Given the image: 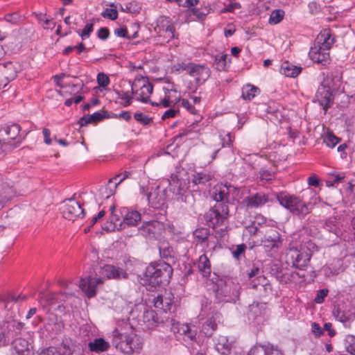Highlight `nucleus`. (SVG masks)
<instances>
[{"mask_svg": "<svg viewBox=\"0 0 355 355\" xmlns=\"http://www.w3.org/2000/svg\"><path fill=\"white\" fill-rule=\"evenodd\" d=\"M132 329V325L125 322V327L116 328L112 333L113 342L116 347L126 355L139 354L144 346L143 338L132 331L128 334V329Z\"/></svg>", "mask_w": 355, "mask_h": 355, "instance_id": "nucleus-2", "label": "nucleus"}, {"mask_svg": "<svg viewBox=\"0 0 355 355\" xmlns=\"http://www.w3.org/2000/svg\"><path fill=\"white\" fill-rule=\"evenodd\" d=\"M38 355H63L57 348L49 347L43 349Z\"/></svg>", "mask_w": 355, "mask_h": 355, "instance_id": "nucleus-55", "label": "nucleus"}, {"mask_svg": "<svg viewBox=\"0 0 355 355\" xmlns=\"http://www.w3.org/2000/svg\"><path fill=\"white\" fill-rule=\"evenodd\" d=\"M103 230L107 232H113L115 231V230L121 229L120 228V227L117 226V225H115L114 223L109 220L103 225Z\"/></svg>", "mask_w": 355, "mask_h": 355, "instance_id": "nucleus-59", "label": "nucleus"}, {"mask_svg": "<svg viewBox=\"0 0 355 355\" xmlns=\"http://www.w3.org/2000/svg\"><path fill=\"white\" fill-rule=\"evenodd\" d=\"M184 109H186L189 112L193 114H196L198 110L195 107L194 105H192V103L189 99L181 98L179 102Z\"/></svg>", "mask_w": 355, "mask_h": 355, "instance_id": "nucleus-47", "label": "nucleus"}, {"mask_svg": "<svg viewBox=\"0 0 355 355\" xmlns=\"http://www.w3.org/2000/svg\"><path fill=\"white\" fill-rule=\"evenodd\" d=\"M302 69V68L301 67L295 66L292 63L286 61L282 64L280 72L286 76L295 78L301 73Z\"/></svg>", "mask_w": 355, "mask_h": 355, "instance_id": "nucleus-31", "label": "nucleus"}, {"mask_svg": "<svg viewBox=\"0 0 355 355\" xmlns=\"http://www.w3.org/2000/svg\"><path fill=\"white\" fill-rule=\"evenodd\" d=\"M189 182L186 180L172 177L169 183V190L175 196H180V200L185 202L193 205V196L187 192Z\"/></svg>", "mask_w": 355, "mask_h": 355, "instance_id": "nucleus-6", "label": "nucleus"}, {"mask_svg": "<svg viewBox=\"0 0 355 355\" xmlns=\"http://www.w3.org/2000/svg\"><path fill=\"white\" fill-rule=\"evenodd\" d=\"M248 355H284V354L281 350L274 347H266L257 345L250 349Z\"/></svg>", "mask_w": 355, "mask_h": 355, "instance_id": "nucleus-27", "label": "nucleus"}, {"mask_svg": "<svg viewBox=\"0 0 355 355\" xmlns=\"http://www.w3.org/2000/svg\"><path fill=\"white\" fill-rule=\"evenodd\" d=\"M232 347L233 343L229 340L227 336H219L216 338L215 342V348L221 354H229Z\"/></svg>", "mask_w": 355, "mask_h": 355, "instance_id": "nucleus-26", "label": "nucleus"}, {"mask_svg": "<svg viewBox=\"0 0 355 355\" xmlns=\"http://www.w3.org/2000/svg\"><path fill=\"white\" fill-rule=\"evenodd\" d=\"M329 51L321 45L313 44L309 52V55L314 62L326 66L329 63Z\"/></svg>", "mask_w": 355, "mask_h": 355, "instance_id": "nucleus-15", "label": "nucleus"}, {"mask_svg": "<svg viewBox=\"0 0 355 355\" xmlns=\"http://www.w3.org/2000/svg\"><path fill=\"white\" fill-rule=\"evenodd\" d=\"M22 328V324L15 320L3 322L0 325V346L3 345L13 336V331L16 329L18 333Z\"/></svg>", "mask_w": 355, "mask_h": 355, "instance_id": "nucleus-13", "label": "nucleus"}, {"mask_svg": "<svg viewBox=\"0 0 355 355\" xmlns=\"http://www.w3.org/2000/svg\"><path fill=\"white\" fill-rule=\"evenodd\" d=\"M16 194L15 189L10 182L5 181L0 178V209L10 200Z\"/></svg>", "mask_w": 355, "mask_h": 355, "instance_id": "nucleus-17", "label": "nucleus"}, {"mask_svg": "<svg viewBox=\"0 0 355 355\" xmlns=\"http://www.w3.org/2000/svg\"><path fill=\"white\" fill-rule=\"evenodd\" d=\"M11 345L12 355H33L28 342L24 338H15Z\"/></svg>", "mask_w": 355, "mask_h": 355, "instance_id": "nucleus-20", "label": "nucleus"}, {"mask_svg": "<svg viewBox=\"0 0 355 355\" xmlns=\"http://www.w3.org/2000/svg\"><path fill=\"white\" fill-rule=\"evenodd\" d=\"M62 213L64 218L72 221L77 218H83L85 216L84 209L80 203L72 198L64 201Z\"/></svg>", "mask_w": 355, "mask_h": 355, "instance_id": "nucleus-9", "label": "nucleus"}, {"mask_svg": "<svg viewBox=\"0 0 355 355\" xmlns=\"http://www.w3.org/2000/svg\"><path fill=\"white\" fill-rule=\"evenodd\" d=\"M258 87L252 85H246L242 89V97L248 101H251L259 93Z\"/></svg>", "mask_w": 355, "mask_h": 355, "instance_id": "nucleus-39", "label": "nucleus"}, {"mask_svg": "<svg viewBox=\"0 0 355 355\" xmlns=\"http://www.w3.org/2000/svg\"><path fill=\"white\" fill-rule=\"evenodd\" d=\"M103 17L114 20L118 17L117 10L112 8H106L101 14Z\"/></svg>", "mask_w": 355, "mask_h": 355, "instance_id": "nucleus-52", "label": "nucleus"}, {"mask_svg": "<svg viewBox=\"0 0 355 355\" xmlns=\"http://www.w3.org/2000/svg\"><path fill=\"white\" fill-rule=\"evenodd\" d=\"M17 76V71L12 62L0 63V76L6 84L13 80Z\"/></svg>", "mask_w": 355, "mask_h": 355, "instance_id": "nucleus-25", "label": "nucleus"}, {"mask_svg": "<svg viewBox=\"0 0 355 355\" xmlns=\"http://www.w3.org/2000/svg\"><path fill=\"white\" fill-rule=\"evenodd\" d=\"M154 306L156 309L167 312L172 306L171 294L165 293L164 295H158L153 300Z\"/></svg>", "mask_w": 355, "mask_h": 355, "instance_id": "nucleus-23", "label": "nucleus"}, {"mask_svg": "<svg viewBox=\"0 0 355 355\" xmlns=\"http://www.w3.org/2000/svg\"><path fill=\"white\" fill-rule=\"evenodd\" d=\"M222 315L216 312L209 317L202 326V331L207 337H210L217 329L218 324L220 322Z\"/></svg>", "mask_w": 355, "mask_h": 355, "instance_id": "nucleus-18", "label": "nucleus"}, {"mask_svg": "<svg viewBox=\"0 0 355 355\" xmlns=\"http://www.w3.org/2000/svg\"><path fill=\"white\" fill-rule=\"evenodd\" d=\"M159 253L160 256L167 261H169L173 258V250L171 247L168 245L167 243H162L159 246Z\"/></svg>", "mask_w": 355, "mask_h": 355, "instance_id": "nucleus-42", "label": "nucleus"}, {"mask_svg": "<svg viewBox=\"0 0 355 355\" xmlns=\"http://www.w3.org/2000/svg\"><path fill=\"white\" fill-rule=\"evenodd\" d=\"M110 210L111 215L110 216V221L119 227V223H123V221L121 220V216L116 211L114 206H111Z\"/></svg>", "mask_w": 355, "mask_h": 355, "instance_id": "nucleus-48", "label": "nucleus"}, {"mask_svg": "<svg viewBox=\"0 0 355 355\" xmlns=\"http://www.w3.org/2000/svg\"><path fill=\"white\" fill-rule=\"evenodd\" d=\"M209 236V230L207 228H198L193 232V236L197 244L208 246L207 243Z\"/></svg>", "mask_w": 355, "mask_h": 355, "instance_id": "nucleus-33", "label": "nucleus"}, {"mask_svg": "<svg viewBox=\"0 0 355 355\" xmlns=\"http://www.w3.org/2000/svg\"><path fill=\"white\" fill-rule=\"evenodd\" d=\"M285 12L282 9H277L272 11L270 18L269 24L271 25H275L280 23L284 17Z\"/></svg>", "mask_w": 355, "mask_h": 355, "instance_id": "nucleus-41", "label": "nucleus"}, {"mask_svg": "<svg viewBox=\"0 0 355 355\" xmlns=\"http://www.w3.org/2000/svg\"><path fill=\"white\" fill-rule=\"evenodd\" d=\"M105 111L96 112L91 115L84 116L80 119L81 126L87 125L88 123L101 121L106 117Z\"/></svg>", "mask_w": 355, "mask_h": 355, "instance_id": "nucleus-32", "label": "nucleus"}, {"mask_svg": "<svg viewBox=\"0 0 355 355\" xmlns=\"http://www.w3.org/2000/svg\"><path fill=\"white\" fill-rule=\"evenodd\" d=\"M139 320L142 322L148 329L154 328L158 323L156 313L153 310L146 309H144L141 318L139 319Z\"/></svg>", "mask_w": 355, "mask_h": 355, "instance_id": "nucleus-29", "label": "nucleus"}, {"mask_svg": "<svg viewBox=\"0 0 355 355\" xmlns=\"http://www.w3.org/2000/svg\"><path fill=\"white\" fill-rule=\"evenodd\" d=\"M5 20L11 24H16L19 19L18 15L16 13L8 14L5 16Z\"/></svg>", "mask_w": 355, "mask_h": 355, "instance_id": "nucleus-63", "label": "nucleus"}, {"mask_svg": "<svg viewBox=\"0 0 355 355\" xmlns=\"http://www.w3.org/2000/svg\"><path fill=\"white\" fill-rule=\"evenodd\" d=\"M162 31H159L160 35H163L167 40H171L174 37L175 27L174 26L166 19L162 20Z\"/></svg>", "mask_w": 355, "mask_h": 355, "instance_id": "nucleus-34", "label": "nucleus"}, {"mask_svg": "<svg viewBox=\"0 0 355 355\" xmlns=\"http://www.w3.org/2000/svg\"><path fill=\"white\" fill-rule=\"evenodd\" d=\"M179 114V110L175 108H171L166 110L162 115V119L165 120L166 119L173 118Z\"/></svg>", "mask_w": 355, "mask_h": 355, "instance_id": "nucleus-56", "label": "nucleus"}, {"mask_svg": "<svg viewBox=\"0 0 355 355\" xmlns=\"http://www.w3.org/2000/svg\"><path fill=\"white\" fill-rule=\"evenodd\" d=\"M134 118L137 121L144 125H149L153 121L151 118L148 117L147 115L143 114L142 112H136L134 114Z\"/></svg>", "mask_w": 355, "mask_h": 355, "instance_id": "nucleus-46", "label": "nucleus"}, {"mask_svg": "<svg viewBox=\"0 0 355 355\" xmlns=\"http://www.w3.org/2000/svg\"><path fill=\"white\" fill-rule=\"evenodd\" d=\"M311 329L313 334L317 337L321 336L323 334V329L317 322H314L311 324Z\"/></svg>", "mask_w": 355, "mask_h": 355, "instance_id": "nucleus-61", "label": "nucleus"}, {"mask_svg": "<svg viewBox=\"0 0 355 355\" xmlns=\"http://www.w3.org/2000/svg\"><path fill=\"white\" fill-rule=\"evenodd\" d=\"M102 282L103 280L100 277L88 276L80 279L79 287L88 297H92L96 293V286Z\"/></svg>", "mask_w": 355, "mask_h": 355, "instance_id": "nucleus-16", "label": "nucleus"}, {"mask_svg": "<svg viewBox=\"0 0 355 355\" xmlns=\"http://www.w3.org/2000/svg\"><path fill=\"white\" fill-rule=\"evenodd\" d=\"M328 294L327 289H321L318 291L317 295L315 296L314 301L317 304H320L324 302V297Z\"/></svg>", "mask_w": 355, "mask_h": 355, "instance_id": "nucleus-54", "label": "nucleus"}, {"mask_svg": "<svg viewBox=\"0 0 355 355\" xmlns=\"http://www.w3.org/2000/svg\"><path fill=\"white\" fill-rule=\"evenodd\" d=\"M20 130V126L17 124H12L6 127L3 131H2L3 134L4 133L8 137L7 139H5L6 140H8L6 144H8L10 141L15 139L19 135Z\"/></svg>", "mask_w": 355, "mask_h": 355, "instance_id": "nucleus-35", "label": "nucleus"}, {"mask_svg": "<svg viewBox=\"0 0 355 355\" xmlns=\"http://www.w3.org/2000/svg\"><path fill=\"white\" fill-rule=\"evenodd\" d=\"M101 274L107 279H127L128 273L122 268L113 265H105L101 269Z\"/></svg>", "mask_w": 355, "mask_h": 355, "instance_id": "nucleus-19", "label": "nucleus"}, {"mask_svg": "<svg viewBox=\"0 0 355 355\" xmlns=\"http://www.w3.org/2000/svg\"><path fill=\"white\" fill-rule=\"evenodd\" d=\"M236 191V188L231 184L227 185V184L214 187L212 198L216 201V204L211 207L205 216L209 226L214 228L223 224L224 221L227 219L230 195L232 192Z\"/></svg>", "mask_w": 355, "mask_h": 355, "instance_id": "nucleus-1", "label": "nucleus"}, {"mask_svg": "<svg viewBox=\"0 0 355 355\" xmlns=\"http://www.w3.org/2000/svg\"><path fill=\"white\" fill-rule=\"evenodd\" d=\"M324 227L329 232L338 236L341 233V230L337 223L336 218H329L324 223Z\"/></svg>", "mask_w": 355, "mask_h": 355, "instance_id": "nucleus-40", "label": "nucleus"}, {"mask_svg": "<svg viewBox=\"0 0 355 355\" xmlns=\"http://www.w3.org/2000/svg\"><path fill=\"white\" fill-rule=\"evenodd\" d=\"M130 175V173L128 171H124L123 173H120V174H118L116 175L113 179L114 180H118V182L115 183V185H114V188H116V187L121 182H123L124 180H125L126 178H128L129 177V175Z\"/></svg>", "mask_w": 355, "mask_h": 355, "instance_id": "nucleus-57", "label": "nucleus"}, {"mask_svg": "<svg viewBox=\"0 0 355 355\" xmlns=\"http://www.w3.org/2000/svg\"><path fill=\"white\" fill-rule=\"evenodd\" d=\"M88 347L91 352L100 353L103 352L110 347L109 342L103 338H95L94 340L88 343Z\"/></svg>", "mask_w": 355, "mask_h": 355, "instance_id": "nucleus-30", "label": "nucleus"}, {"mask_svg": "<svg viewBox=\"0 0 355 355\" xmlns=\"http://www.w3.org/2000/svg\"><path fill=\"white\" fill-rule=\"evenodd\" d=\"M114 33H115V35H116L119 37L130 38V37H128L127 35L126 28L121 27V28H116L114 30Z\"/></svg>", "mask_w": 355, "mask_h": 355, "instance_id": "nucleus-64", "label": "nucleus"}, {"mask_svg": "<svg viewBox=\"0 0 355 355\" xmlns=\"http://www.w3.org/2000/svg\"><path fill=\"white\" fill-rule=\"evenodd\" d=\"M173 275L171 265L164 261L153 263L146 270L145 275L153 286H158L164 282H168Z\"/></svg>", "mask_w": 355, "mask_h": 355, "instance_id": "nucleus-4", "label": "nucleus"}, {"mask_svg": "<svg viewBox=\"0 0 355 355\" xmlns=\"http://www.w3.org/2000/svg\"><path fill=\"white\" fill-rule=\"evenodd\" d=\"M279 204L300 218H304L310 212L308 205L299 197L286 192L277 194Z\"/></svg>", "mask_w": 355, "mask_h": 355, "instance_id": "nucleus-5", "label": "nucleus"}, {"mask_svg": "<svg viewBox=\"0 0 355 355\" xmlns=\"http://www.w3.org/2000/svg\"><path fill=\"white\" fill-rule=\"evenodd\" d=\"M315 97L326 112L327 109L331 106L334 98L330 87L325 83V81L322 82L318 87Z\"/></svg>", "mask_w": 355, "mask_h": 355, "instance_id": "nucleus-14", "label": "nucleus"}, {"mask_svg": "<svg viewBox=\"0 0 355 355\" xmlns=\"http://www.w3.org/2000/svg\"><path fill=\"white\" fill-rule=\"evenodd\" d=\"M345 348L348 353L355 355V336L347 335L345 338Z\"/></svg>", "mask_w": 355, "mask_h": 355, "instance_id": "nucleus-44", "label": "nucleus"}, {"mask_svg": "<svg viewBox=\"0 0 355 355\" xmlns=\"http://www.w3.org/2000/svg\"><path fill=\"white\" fill-rule=\"evenodd\" d=\"M181 98L179 93H173V92H164V97L159 102L155 103L150 101L152 105L162 106L163 107H171L180 102Z\"/></svg>", "mask_w": 355, "mask_h": 355, "instance_id": "nucleus-24", "label": "nucleus"}, {"mask_svg": "<svg viewBox=\"0 0 355 355\" xmlns=\"http://www.w3.org/2000/svg\"><path fill=\"white\" fill-rule=\"evenodd\" d=\"M110 35V32L107 28L103 27L98 31V37L101 40H106Z\"/></svg>", "mask_w": 355, "mask_h": 355, "instance_id": "nucleus-62", "label": "nucleus"}, {"mask_svg": "<svg viewBox=\"0 0 355 355\" xmlns=\"http://www.w3.org/2000/svg\"><path fill=\"white\" fill-rule=\"evenodd\" d=\"M212 177V175L210 173L205 172L196 173L192 175V182L195 185L204 184L210 181Z\"/></svg>", "mask_w": 355, "mask_h": 355, "instance_id": "nucleus-37", "label": "nucleus"}, {"mask_svg": "<svg viewBox=\"0 0 355 355\" xmlns=\"http://www.w3.org/2000/svg\"><path fill=\"white\" fill-rule=\"evenodd\" d=\"M333 314L336 320L346 326L355 319V308L347 304H339L334 308Z\"/></svg>", "mask_w": 355, "mask_h": 355, "instance_id": "nucleus-11", "label": "nucleus"}, {"mask_svg": "<svg viewBox=\"0 0 355 355\" xmlns=\"http://www.w3.org/2000/svg\"><path fill=\"white\" fill-rule=\"evenodd\" d=\"M246 245L245 244L238 245L236 250L232 252L234 257L236 259H239L241 254L244 253Z\"/></svg>", "mask_w": 355, "mask_h": 355, "instance_id": "nucleus-58", "label": "nucleus"}, {"mask_svg": "<svg viewBox=\"0 0 355 355\" xmlns=\"http://www.w3.org/2000/svg\"><path fill=\"white\" fill-rule=\"evenodd\" d=\"M141 219V214L137 211H127L123 216V223H119L121 229H124L126 225L135 226Z\"/></svg>", "mask_w": 355, "mask_h": 355, "instance_id": "nucleus-28", "label": "nucleus"}, {"mask_svg": "<svg viewBox=\"0 0 355 355\" xmlns=\"http://www.w3.org/2000/svg\"><path fill=\"white\" fill-rule=\"evenodd\" d=\"M335 42V37L329 28L323 29L318 35L314 44L321 45L329 50Z\"/></svg>", "mask_w": 355, "mask_h": 355, "instance_id": "nucleus-21", "label": "nucleus"}, {"mask_svg": "<svg viewBox=\"0 0 355 355\" xmlns=\"http://www.w3.org/2000/svg\"><path fill=\"white\" fill-rule=\"evenodd\" d=\"M26 299H27V296L25 295L20 294V295H18L17 296H16L15 295L10 294L4 300L5 306H6V307H8L9 304H10L12 302L18 303V302L24 301Z\"/></svg>", "mask_w": 355, "mask_h": 355, "instance_id": "nucleus-45", "label": "nucleus"}, {"mask_svg": "<svg viewBox=\"0 0 355 355\" xmlns=\"http://www.w3.org/2000/svg\"><path fill=\"white\" fill-rule=\"evenodd\" d=\"M94 30V25L92 23L87 24L82 31L80 33V35L83 40H85L88 38L90 35V33Z\"/></svg>", "mask_w": 355, "mask_h": 355, "instance_id": "nucleus-51", "label": "nucleus"}, {"mask_svg": "<svg viewBox=\"0 0 355 355\" xmlns=\"http://www.w3.org/2000/svg\"><path fill=\"white\" fill-rule=\"evenodd\" d=\"M117 94L119 96V98L124 101V102L121 103L123 106L127 107L131 104L132 96V95L129 94L128 92H125L123 94L117 92Z\"/></svg>", "mask_w": 355, "mask_h": 355, "instance_id": "nucleus-50", "label": "nucleus"}, {"mask_svg": "<svg viewBox=\"0 0 355 355\" xmlns=\"http://www.w3.org/2000/svg\"><path fill=\"white\" fill-rule=\"evenodd\" d=\"M340 141V139L336 137L333 133L328 132L323 137V142L329 148H334Z\"/></svg>", "mask_w": 355, "mask_h": 355, "instance_id": "nucleus-43", "label": "nucleus"}, {"mask_svg": "<svg viewBox=\"0 0 355 355\" xmlns=\"http://www.w3.org/2000/svg\"><path fill=\"white\" fill-rule=\"evenodd\" d=\"M164 92H173V93H179V87L173 83H168L166 87H163Z\"/></svg>", "mask_w": 355, "mask_h": 355, "instance_id": "nucleus-60", "label": "nucleus"}, {"mask_svg": "<svg viewBox=\"0 0 355 355\" xmlns=\"http://www.w3.org/2000/svg\"><path fill=\"white\" fill-rule=\"evenodd\" d=\"M198 268L204 276H208L211 272V264L206 254H202L198 259Z\"/></svg>", "mask_w": 355, "mask_h": 355, "instance_id": "nucleus-36", "label": "nucleus"}, {"mask_svg": "<svg viewBox=\"0 0 355 355\" xmlns=\"http://www.w3.org/2000/svg\"><path fill=\"white\" fill-rule=\"evenodd\" d=\"M112 182V179H110L108 182V184L102 187L98 191V195L97 200L103 199H108L110 197L114 195L116 188H112L110 187V184Z\"/></svg>", "mask_w": 355, "mask_h": 355, "instance_id": "nucleus-38", "label": "nucleus"}, {"mask_svg": "<svg viewBox=\"0 0 355 355\" xmlns=\"http://www.w3.org/2000/svg\"><path fill=\"white\" fill-rule=\"evenodd\" d=\"M266 252L270 257H275L282 246L279 233L275 230H270L261 240Z\"/></svg>", "mask_w": 355, "mask_h": 355, "instance_id": "nucleus-7", "label": "nucleus"}, {"mask_svg": "<svg viewBox=\"0 0 355 355\" xmlns=\"http://www.w3.org/2000/svg\"><path fill=\"white\" fill-rule=\"evenodd\" d=\"M315 245L309 241L298 246H291L286 252V262L293 267L304 269L309 263Z\"/></svg>", "mask_w": 355, "mask_h": 355, "instance_id": "nucleus-3", "label": "nucleus"}, {"mask_svg": "<svg viewBox=\"0 0 355 355\" xmlns=\"http://www.w3.org/2000/svg\"><path fill=\"white\" fill-rule=\"evenodd\" d=\"M268 201V196L263 193H257L245 198L243 202L248 208H257L265 205Z\"/></svg>", "mask_w": 355, "mask_h": 355, "instance_id": "nucleus-22", "label": "nucleus"}, {"mask_svg": "<svg viewBox=\"0 0 355 355\" xmlns=\"http://www.w3.org/2000/svg\"><path fill=\"white\" fill-rule=\"evenodd\" d=\"M188 68V73L195 78L198 85H201L209 78L211 71L208 67L205 64H198L190 62Z\"/></svg>", "mask_w": 355, "mask_h": 355, "instance_id": "nucleus-12", "label": "nucleus"}, {"mask_svg": "<svg viewBox=\"0 0 355 355\" xmlns=\"http://www.w3.org/2000/svg\"><path fill=\"white\" fill-rule=\"evenodd\" d=\"M140 233L149 239H158L165 230L164 223L158 220L145 222L139 228Z\"/></svg>", "mask_w": 355, "mask_h": 355, "instance_id": "nucleus-10", "label": "nucleus"}, {"mask_svg": "<svg viewBox=\"0 0 355 355\" xmlns=\"http://www.w3.org/2000/svg\"><path fill=\"white\" fill-rule=\"evenodd\" d=\"M97 82L100 87H105L110 84L109 77L104 73H99L97 76Z\"/></svg>", "mask_w": 355, "mask_h": 355, "instance_id": "nucleus-49", "label": "nucleus"}, {"mask_svg": "<svg viewBox=\"0 0 355 355\" xmlns=\"http://www.w3.org/2000/svg\"><path fill=\"white\" fill-rule=\"evenodd\" d=\"M227 58H228V56L226 54L222 55L218 58V57L216 58L215 61L216 62L217 67L220 70L225 69V65H226V62H227L226 60H227Z\"/></svg>", "mask_w": 355, "mask_h": 355, "instance_id": "nucleus-53", "label": "nucleus"}, {"mask_svg": "<svg viewBox=\"0 0 355 355\" xmlns=\"http://www.w3.org/2000/svg\"><path fill=\"white\" fill-rule=\"evenodd\" d=\"M131 89L137 101L147 103L153 92V86L146 79H136L131 85Z\"/></svg>", "mask_w": 355, "mask_h": 355, "instance_id": "nucleus-8", "label": "nucleus"}]
</instances>
